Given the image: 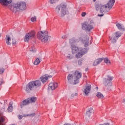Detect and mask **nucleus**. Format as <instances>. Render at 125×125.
I'll return each mask as SVG.
<instances>
[{
    "label": "nucleus",
    "mask_w": 125,
    "mask_h": 125,
    "mask_svg": "<svg viewBox=\"0 0 125 125\" xmlns=\"http://www.w3.org/2000/svg\"><path fill=\"white\" fill-rule=\"evenodd\" d=\"M1 37V33H0V38Z\"/></svg>",
    "instance_id": "obj_50"
},
{
    "label": "nucleus",
    "mask_w": 125,
    "mask_h": 125,
    "mask_svg": "<svg viewBox=\"0 0 125 125\" xmlns=\"http://www.w3.org/2000/svg\"><path fill=\"white\" fill-rule=\"evenodd\" d=\"M86 15V13L85 12H83L82 14V17H84Z\"/></svg>",
    "instance_id": "obj_42"
},
{
    "label": "nucleus",
    "mask_w": 125,
    "mask_h": 125,
    "mask_svg": "<svg viewBox=\"0 0 125 125\" xmlns=\"http://www.w3.org/2000/svg\"><path fill=\"white\" fill-rule=\"evenodd\" d=\"M49 2L51 4L55 3V0H50Z\"/></svg>",
    "instance_id": "obj_39"
},
{
    "label": "nucleus",
    "mask_w": 125,
    "mask_h": 125,
    "mask_svg": "<svg viewBox=\"0 0 125 125\" xmlns=\"http://www.w3.org/2000/svg\"><path fill=\"white\" fill-rule=\"evenodd\" d=\"M58 86V84L56 83H51L48 87V90H54Z\"/></svg>",
    "instance_id": "obj_11"
},
{
    "label": "nucleus",
    "mask_w": 125,
    "mask_h": 125,
    "mask_svg": "<svg viewBox=\"0 0 125 125\" xmlns=\"http://www.w3.org/2000/svg\"><path fill=\"white\" fill-rule=\"evenodd\" d=\"M13 102H11L9 103V106L7 108L8 112H12L13 110V106H12Z\"/></svg>",
    "instance_id": "obj_21"
},
{
    "label": "nucleus",
    "mask_w": 125,
    "mask_h": 125,
    "mask_svg": "<svg viewBox=\"0 0 125 125\" xmlns=\"http://www.w3.org/2000/svg\"><path fill=\"white\" fill-rule=\"evenodd\" d=\"M42 86V82L40 80L32 81L27 83L24 88V90L27 93L31 91L36 90L38 87Z\"/></svg>",
    "instance_id": "obj_1"
},
{
    "label": "nucleus",
    "mask_w": 125,
    "mask_h": 125,
    "mask_svg": "<svg viewBox=\"0 0 125 125\" xmlns=\"http://www.w3.org/2000/svg\"><path fill=\"white\" fill-rule=\"evenodd\" d=\"M69 43L70 44H71V45L73 44V43H76V39H75V38H71L69 40Z\"/></svg>",
    "instance_id": "obj_27"
},
{
    "label": "nucleus",
    "mask_w": 125,
    "mask_h": 125,
    "mask_svg": "<svg viewBox=\"0 0 125 125\" xmlns=\"http://www.w3.org/2000/svg\"><path fill=\"white\" fill-rule=\"evenodd\" d=\"M97 89H98V87H96Z\"/></svg>",
    "instance_id": "obj_52"
},
{
    "label": "nucleus",
    "mask_w": 125,
    "mask_h": 125,
    "mask_svg": "<svg viewBox=\"0 0 125 125\" xmlns=\"http://www.w3.org/2000/svg\"><path fill=\"white\" fill-rule=\"evenodd\" d=\"M35 37H36V33H35V31H31L25 35L24 41L25 42H28L30 40L34 39Z\"/></svg>",
    "instance_id": "obj_9"
},
{
    "label": "nucleus",
    "mask_w": 125,
    "mask_h": 125,
    "mask_svg": "<svg viewBox=\"0 0 125 125\" xmlns=\"http://www.w3.org/2000/svg\"><path fill=\"white\" fill-rule=\"evenodd\" d=\"M82 74L79 72L78 71H75L73 73V75L72 74H69L67 76V83L69 84H77L79 83V80L82 78Z\"/></svg>",
    "instance_id": "obj_2"
},
{
    "label": "nucleus",
    "mask_w": 125,
    "mask_h": 125,
    "mask_svg": "<svg viewBox=\"0 0 125 125\" xmlns=\"http://www.w3.org/2000/svg\"><path fill=\"white\" fill-rule=\"evenodd\" d=\"M11 40L12 38H10V36H9V35H7L6 36L5 40L7 45H11Z\"/></svg>",
    "instance_id": "obj_15"
},
{
    "label": "nucleus",
    "mask_w": 125,
    "mask_h": 125,
    "mask_svg": "<svg viewBox=\"0 0 125 125\" xmlns=\"http://www.w3.org/2000/svg\"><path fill=\"white\" fill-rule=\"evenodd\" d=\"M36 100L37 98L35 97L29 98L21 102V103L20 104V107L21 108H23V106H25V105H28V104H30V103H35Z\"/></svg>",
    "instance_id": "obj_7"
},
{
    "label": "nucleus",
    "mask_w": 125,
    "mask_h": 125,
    "mask_svg": "<svg viewBox=\"0 0 125 125\" xmlns=\"http://www.w3.org/2000/svg\"><path fill=\"white\" fill-rule=\"evenodd\" d=\"M113 79V77H110L109 75L107 76V79H104V84L106 87H107V90H110L111 89L110 88V87L112 86V82L111 81H112Z\"/></svg>",
    "instance_id": "obj_8"
},
{
    "label": "nucleus",
    "mask_w": 125,
    "mask_h": 125,
    "mask_svg": "<svg viewBox=\"0 0 125 125\" xmlns=\"http://www.w3.org/2000/svg\"><path fill=\"white\" fill-rule=\"evenodd\" d=\"M30 51H31L32 52H36V50L35 48L30 49Z\"/></svg>",
    "instance_id": "obj_43"
},
{
    "label": "nucleus",
    "mask_w": 125,
    "mask_h": 125,
    "mask_svg": "<svg viewBox=\"0 0 125 125\" xmlns=\"http://www.w3.org/2000/svg\"><path fill=\"white\" fill-rule=\"evenodd\" d=\"M104 59V58H100V59H98L96 60L94 62L93 65L97 66V65L100 64V63H101V62H102V60H103Z\"/></svg>",
    "instance_id": "obj_18"
},
{
    "label": "nucleus",
    "mask_w": 125,
    "mask_h": 125,
    "mask_svg": "<svg viewBox=\"0 0 125 125\" xmlns=\"http://www.w3.org/2000/svg\"><path fill=\"white\" fill-rule=\"evenodd\" d=\"M22 117H23V116H22V115H20V116H19V119L20 120H21V119H22Z\"/></svg>",
    "instance_id": "obj_45"
},
{
    "label": "nucleus",
    "mask_w": 125,
    "mask_h": 125,
    "mask_svg": "<svg viewBox=\"0 0 125 125\" xmlns=\"http://www.w3.org/2000/svg\"><path fill=\"white\" fill-rule=\"evenodd\" d=\"M67 58L68 59H69V60H71V59H73V57L71 56L70 54H68L67 55Z\"/></svg>",
    "instance_id": "obj_38"
},
{
    "label": "nucleus",
    "mask_w": 125,
    "mask_h": 125,
    "mask_svg": "<svg viewBox=\"0 0 125 125\" xmlns=\"http://www.w3.org/2000/svg\"><path fill=\"white\" fill-rule=\"evenodd\" d=\"M49 77V76H47L46 75H43V76L41 77L40 80L43 83H45V82H46V81L48 80Z\"/></svg>",
    "instance_id": "obj_19"
},
{
    "label": "nucleus",
    "mask_w": 125,
    "mask_h": 125,
    "mask_svg": "<svg viewBox=\"0 0 125 125\" xmlns=\"http://www.w3.org/2000/svg\"><path fill=\"white\" fill-rule=\"evenodd\" d=\"M34 116H36V113H33L30 114H28V115H23V117H34Z\"/></svg>",
    "instance_id": "obj_32"
},
{
    "label": "nucleus",
    "mask_w": 125,
    "mask_h": 125,
    "mask_svg": "<svg viewBox=\"0 0 125 125\" xmlns=\"http://www.w3.org/2000/svg\"><path fill=\"white\" fill-rule=\"evenodd\" d=\"M87 48H81L80 50V53H81V54H82L83 55H84V54H85V53H87Z\"/></svg>",
    "instance_id": "obj_23"
},
{
    "label": "nucleus",
    "mask_w": 125,
    "mask_h": 125,
    "mask_svg": "<svg viewBox=\"0 0 125 125\" xmlns=\"http://www.w3.org/2000/svg\"><path fill=\"white\" fill-rule=\"evenodd\" d=\"M91 89V85H87L86 86L85 88L84 89V90L83 91V93L84 94V95L87 96L88 94H89L90 92V90Z\"/></svg>",
    "instance_id": "obj_12"
},
{
    "label": "nucleus",
    "mask_w": 125,
    "mask_h": 125,
    "mask_svg": "<svg viewBox=\"0 0 125 125\" xmlns=\"http://www.w3.org/2000/svg\"><path fill=\"white\" fill-rule=\"evenodd\" d=\"M2 83H3V81L0 82V85H1V84H2Z\"/></svg>",
    "instance_id": "obj_46"
},
{
    "label": "nucleus",
    "mask_w": 125,
    "mask_h": 125,
    "mask_svg": "<svg viewBox=\"0 0 125 125\" xmlns=\"http://www.w3.org/2000/svg\"><path fill=\"white\" fill-rule=\"evenodd\" d=\"M37 38L39 41L45 43L50 40V36L48 35L47 31H40L37 34Z\"/></svg>",
    "instance_id": "obj_5"
},
{
    "label": "nucleus",
    "mask_w": 125,
    "mask_h": 125,
    "mask_svg": "<svg viewBox=\"0 0 125 125\" xmlns=\"http://www.w3.org/2000/svg\"><path fill=\"white\" fill-rule=\"evenodd\" d=\"M83 55L82 53L79 52L76 54L75 57L76 58H81V57H83Z\"/></svg>",
    "instance_id": "obj_30"
},
{
    "label": "nucleus",
    "mask_w": 125,
    "mask_h": 125,
    "mask_svg": "<svg viewBox=\"0 0 125 125\" xmlns=\"http://www.w3.org/2000/svg\"><path fill=\"white\" fill-rule=\"evenodd\" d=\"M82 42L83 43L84 46L86 47L88 46L89 43V38H87L85 40H82Z\"/></svg>",
    "instance_id": "obj_20"
},
{
    "label": "nucleus",
    "mask_w": 125,
    "mask_h": 125,
    "mask_svg": "<svg viewBox=\"0 0 125 125\" xmlns=\"http://www.w3.org/2000/svg\"><path fill=\"white\" fill-rule=\"evenodd\" d=\"M109 38L110 39V41L112 43H115V42H117V40H118V38H116V37H112L111 38V37H109Z\"/></svg>",
    "instance_id": "obj_25"
},
{
    "label": "nucleus",
    "mask_w": 125,
    "mask_h": 125,
    "mask_svg": "<svg viewBox=\"0 0 125 125\" xmlns=\"http://www.w3.org/2000/svg\"><path fill=\"white\" fill-rule=\"evenodd\" d=\"M123 102L125 103V99H123Z\"/></svg>",
    "instance_id": "obj_49"
},
{
    "label": "nucleus",
    "mask_w": 125,
    "mask_h": 125,
    "mask_svg": "<svg viewBox=\"0 0 125 125\" xmlns=\"http://www.w3.org/2000/svg\"><path fill=\"white\" fill-rule=\"evenodd\" d=\"M85 71L86 72H87V71H88V68H85Z\"/></svg>",
    "instance_id": "obj_47"
},
{
    "label": "nucleus",
    "mask_w": 125,
    "mask_h": 125,
    "mask_svg": "<svg viewBox=\"0 0 125 125\" xmlns=\"http://www.w3.org/2000/svg\"><path fill=\"white\" fill-rule=\"evenodd\" d=\"M95 8L96 10H97V11H98V10H99V8H100V4L96 2L95 3Z\"/></svg>",
    "instance_id": "obj_31"
},
{
    "label": "nucleus",
    "mask_w": 125,
    "mask_h": 125,
    "mask_svg": "<svg viewBox=\"0 0 125 125\" xmlns=\"http://www.w3.org/2000/svg\"><path fill=\"white\" fill-rule=\"evenodd\" d=\"M96 96L99 98V99H103V98H104V96L103 95V94L101 93V92H98Z\"/></svg>",
    "instance_id": "obj_22"
},
{
    "label": "nucleus",
    "mask_w": 125,
    "mask_h": 125,
    "mask_svg": "<svg viewBox=\"0 0 125 125\" xmlns=\"http://www.w3.org/2000/svg\"><path fill=\"white\" fill-rule=\"evenodd\" d=\"M37 20V18L36 17H32L31 19V21L32 22H35Z\"/></svg>",
    "instance_id": "obj_36"
},
{
    "label": "nucleus",
    "mask_w": 125,
    "mask_h": 125,
    "mask_svg": "<svg viewBox=\"0 0 125 125\" xmlns=\"http://www.w3.org/2000/svg\"><path fill=\"white\" fill-rule=\"evenodd\" d=\"M82 28L83 30L90 32L91 30H93L94 27H93V25L88 23V22L86 21H85L82 24Z\"/></svg>",
    "instance_id": "obj_10"
},
{
    "label": "nucleus",
    "mask_w": 125,
    "mask_h": 125,
    "mask_svg": "<svg viewBox=\"0 0 125 125\" xmlns=\"http://www.w3.org/2000/svg\"><path fill=\"white\" fill-rule=\"evenodd\" d=\"M67 4L62 3L56 7L57 14H59L60 17H64L67 13Z\"/></svg>",
    "instance_id": "obj_4"
},
{
    "label": "nucleus",
    "mask_w": 125,
    "mask_h": 125,
    "mask_svg": "<svg viewBox=\"0 0 125 125\" xmlns=\"http://www.w3.org/2000/svg\"><path fill=\"white\" fill-rule=\"evenodd\" d=\"M0 2L2 5L6 6L8 5L9 3H11V2H12V0H10V1L7 0H0Z\"/></svg>",
    "instance_id": "obj_17"
},
{
    "label": "nucleus",
    "mask_w": 125,
    "mask_h": 125,
    "mask_svg": "<svg viewBox=\"0 0 125 125\" xmlns=\"http://www.w3.org/2000/svg\"><path fill=\"white\" fill-rule=\"evenodd\" d=\"M98 16L99 17H102V16H104V14H98Z\"/></svg>",
    "instance_id": "obj_44"
},
{
    "label": "nucleus",
    "mask_w": 125,
    "mask_h": 125,
    "mask_svg": "<svg viewBox=\"0 0 125 125\" xmlns=\"http://www.w3.org/2000/svg\"><path fill=\"white\" fill-rule=\"evenodd\" d=\"M115 36L116 39H119L122 36V33L120 32V31H117L115 32Z\"/></svg>",
    "instance_id": "obj_26"
},
{
    "label": "nucleus",
    "mask_w": 125,
    "mask_h": 125,
    "mask_svg": "<svg viewBox=\"0 0 125 125\" xmlns=\"http://www.w3.org/2000/svg\"><path fill=\"white\" fill-rule=\"evenodd\" d=\"M91 113H90V112H88V111H86V118H89L90 117V114Z\"/></svg>",
    "instance_id": "obj_35"
},
{
    "label": "nucleus",
    "mask_w": 125,
    "mask_h": 125,
    "mask_svg": "<svg viewBox=\"0 0 125 125\" xmlns=\"http://www.w3.org/2000/svg\"><path fill=\"white\" fill-rule=\"evenodd\" d=\"M11 40L12 38H10V36H9V35H7L6 36L5 40L7 45H11Z\"/></svg>",
    "instance_id": "obj_14"
},
{
    "label": "nucleus",
    "mask_w": 125,
    "mask_h": 125,
    "mask_svg": "<svg viewBox=\"0 0 125 125\" xmlns=\"http://www.w3.org/2000/svg\"><path fill=\"white\" fill-rule=\"evenodd\" d=\"M11 44H12L13 45H16V43H17V41L15 38L13 37L11 40Z\"/></svg>",
    "instance_id": "obj_24"
},
{
    "label": "nucleus",
    "mask_w": 125,
    "mask_h": 125,
    "mask_svg": "<svg viewBox=\"0 0 125 125\" xmlns=\"http://www.w3.org/2000/svg\"><path fill=\"white\" fill-rule=\"evenodd\" d=\"M116 26L117 29H118V30H119L120 31H122L123 32H125V26H124L123 24H121L120 23L116 22Z\"/></svg>",
    "instance_id": "obj_16"
},
{
    "label": "nucleus",
    "mask_w": 125,
    "mask_h": 125,
    "mask_svg": "<svg viewBox=\"0 0 125 125\" xmlns=\"http://www.w3.org/2000/svg\"><path fill=\"white\" fill-rule=\"evenodd\" d=\"M96 0H93V1H96Z\"/></svg>",
    "instance_id": "obj_51"
},
{
    "label": "nucleus",
    "mask_w": 125,
    "mask_h": 125,
    "mask_svg": "<svg viewBox=\"0 0 125 125\" xmlns=\"http://www.w3.org/2000/svg\"><path fill=\"white\" fill-rule=\"evenodd\" d=\"M39 63H41V60L37 58L34 62V65H39Z\"/></svg>",
    "instance_id": "obj_29"
},
{
    "label": "nucleus",
    "mask_w": 125,
    "mask_h": 125,
    "mask_svg": "<svg viewBox=\"0 0 125 125\" xmlns=\"http://www.w3.org/2000/svg\"><path fill=\"white\" fill-rule=\"evenodd\" d=\"M4 122V119L2 117H0V123H3Z\"/></svg>",
    "instance_id": "obj_40"
},
{
    "label": "nucleus",
    "mask_w": 125,
    "mask_h": 125,
    "mask_svg": "<svg viewBox=\"0 0 125 125\" xmlns=\"http://www.w3.org/2000/svg\"><path fill=\"white\" fill-rule=\"evenodd\" d=\"M27 3L25 2H20L16 4H12L11 5V7L10 9L13 11V12L15 11H20L21 10H25L26 8H27Z\"/></svg>",
    "instance_id": "obj_3"
},
{
    "label": "nucleus",
    "mask_w": 125,
    "mask_h": 125,
    "mask_svg": "<svg viewBox=\"0 0 125 125\" xmlns=\"http://www.w3.org/2000/svg\"><path fill=\"white\" fill-rule=\"evenodd\" d=\"M82 63H83V60H80L78 61L79 65H82Z\"/></svg>",
    "instance_id": "obj_41"
},
{
    "label": "nucleus",
    "mask_w": 125,
    "mask_h": 125,
    "mask_svg": "<svg viewBox=\"0 0 125 125\" xmlns=\"http://www.w3.org/2000/svg\"><path fill=\"white\" fill-rule=\"evenodd\" d=\"M71 48L73 54H76V53L79 52V50H80L79 47L74 44L71 45Z\"/></svg>",
    "instance_id": "obj_13"
},
{
    "label": "nucleus",
    "mask_w": 125,
    "mask_h": 125,
    "mask_svg": "<svg viewBox=\"0 0 125 125\" xmlns=\"http://www.w3.org/2000/svg\"><path fill=\"white\" fill-rule=\"evenodd\" d=\"M103 60H104V63L106 64H111V62L110 61V60L108 59V58H104Z\"/></svg>",
    "instance_id": "obj_28"
},
{
    "label": "nucleus",
    "mask_w": 125,
    "mask_h": 125,
    "mask_svg": "<svg viewBox=\"0 0 125 125\" xmlns=\"http://www.w3.org/2000/svg\"><path fill=\"white\" fill-rule=\"evenodd\" d=\"M87 111L91 114V113H93V108L92 107H90Z\"/></svg>",
    "instance_id": "obj_33"
},
{
    "label": "nucleus",
    "mask_w": 125,
    "mask_h": 125,
    "mask_svg": "<svg viewBox=\"0 0 125 125\" xmlns=\"http://www.w3.org/2000/svg\"><path fill=\"white\" fill-rule=\"evenodd\" d=\"M104 125H110V124L109 123H106V124H104Z\"/></svg>",
    "instance_id": "obj_48"
},
{
    "label": "nucleus",
    "mask_w": 125,
    "mask_h": 125,
    "mask_svg": "<svg viewBox=\"0 0 125 125\" xmlns=\"http://www.w3.org/2000/svg\"><path fill=\"white\" fill-rule=\"evenodd\" d=\"M4 68H0V75H2V74L4 73Z\"/></svg>",
    "instance_id": "obj_34"
},
{
    "label": "nucleus",
    "mask_w": 125,
    "mask_h": 125,
    "mask_svg": "<svg viewBox=\"0 0 125 125\" xmlns=\"http://www.w3.org/2000/svg\"><path fill=\"white\" fill-rule=\"evenodd\" d=\"M115 0H109L106 5H103L101 6L100 12L103 13V12H108L107 8L111 9L115 4Z\"/></svg>",
    "instance_id": "obj_6"
},
{
    "label": "nucleus",
    "mask_w": 125,
    "mask_h": 125,
    "mask_svg": "<svg viewBox=\"0 0 125 125\" xmlns=\"http://www.w3.org/2000/svg\"><path fill=\"white\" fill-rule=\"evenodd\" d=\"M75 96H78V93H76L75 94H71V98H74V97H75Z\"/></svg>",
    "instance_id": "obj_37"
}]
</instances>
